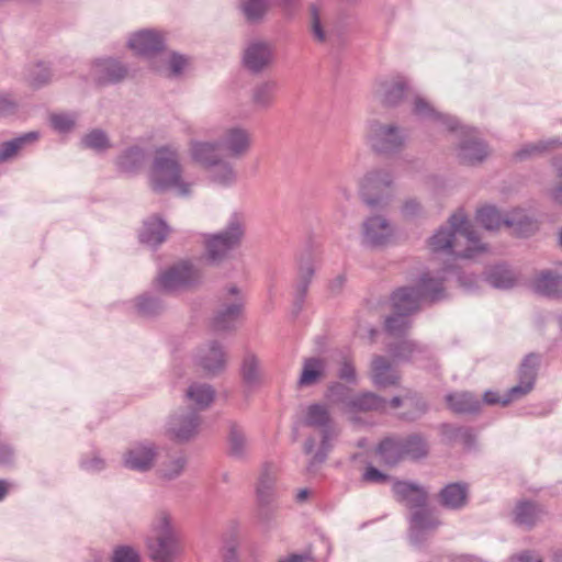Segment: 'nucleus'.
I'll list each match as a JSON object with an SVG mask.
<instances>
[{
	"label": "nucleus",
	"mask_w": 562,
	"mask_h": 562,
	"mask_svg": "<svg viewBox=\"0 0 562 562\" xmlns=\"http://www.w3.org/2000/svg\"><path fill=\"white\" fill-rule=\"evenodd\" d=\"M448 224L430 237L429 247L434 252L443 251L454 258L471 259L486 250L463 210L454 212Z\"/></svg>",
	"instance_id": "1"
},
{
	"label": "nucleus",
	"mask_w": 562,
	"mask_h": 562,
	"mask_svg": "<svg viewBox=\"0 0 562 562\" xmlns=\"http://www.w3.org/2000/svg\"><path fill=\"white\" fill-rule=\"evenodd\" d=\"M443 278L431 277L425 273L420 277L416 286H405L395 291L392 295L394 312L412 314L418 311L424 301H439L443 297Z\"/></svg>",
	"instance_id": "2"
},
{
	"label": "nucleus",
	"mask_w": 562,
	"mask_h": 562,
	"mask_svg": "<svg viewBox=\"0 0 562 562\" xmlns=\"http://www.w3.org/2000/svg\"><path fill=\"white\" fill-rule=\"evenodd\" d=\"M147 549L154 562H173L180 553V541L167 512H159L153 520Z\"/></svg>",
	"instance_id": "3"
},
{
	"label": "nucleus",
	"mask_w": 562,
	"mask_h": 562,
	"mask_svg": "<svg viewBox=\"0 0 562 562\" xmlns=\"http://www.w3.org/2000/svg\"><path fill=\"white\" fill-rule=\"evenodd\" d=\"M245 232V216L233 213L223 231L204 236L206 258L214 263L224 260L231 251L241 245Z\"/></svg>",
	"instance_id": "4"
},
{
	"label": "nucleus",
	"mask_w": 562,
	"mask_h": 562,
	"mask_svg": "<svg viewBox=\"0 0 562 562\" xmlns=\"http://www.w3.org/2000/svg\"><path fill=\"white\" fill-rule=\"evenodd\" d=\"M303 425L319 430L322 440L318 451L311 461L310 468L325 461L331 448L330 441L338 436L329 407L323 403H313L305 408Z\"/></svg>",
	"instance_id": "5"
},
{
	"label": "nucleus",
	"mask_w": 562,
	"mask_h": 562,
	"mask_svg": "<svg viewBox=\"0 0 562 562\" xmlns=\"http://www.w3.org/2000/svg\"><path fill=\"white\" fill-rule=\"evenodd\" d=\"M245 297L241 291L232 285L220 297V303L212 321L216 331H227L236 328L237 321L241 316Z\"/></svg>",
	"instance_id": "6"
},
{
	"label": "nucleus",
	"mask_w": 562,
	"mask_h": 562,
	"mask_svg": "<svg viewBox=\"0 0 562 562\" xmlns=\"http://www.w3.org/2000/svg\"><path fill=\"white\" fill-rule=\"evenodd\" d=\"M202 278L203 273L198 265L181 261L160 273L157 283L162 290L172 292L198 284Z\"/></svg>",
	"instance_id": "7"
},
{
	"label": "nucleus",
	"mask_w": 562,
	"mask_h": 562,
	"mask_svg": "<svg viewBox=\"0 0 562 562\" xmlns=\"http://www.w3.org/2000/svg\"><path fill=\"white\" fill-rule=\"evenodd\" d=\"M202 278L203 273L198 265L181 261L160 273L157 283L162 290L172 292L198 284Z\"/></svg>",
	"instance_id": "8"
},
{
	"label": "nucleus",
	"mask_w": 562,
	"mask_h": 562,
	"mask_svg": "<svg viewBox=\"0 0 562 562\" xmlns=\"http://www.w3.org/2000/svg\"><path fill=\"white\" fill-rule=\"evenodd\" d=\"M405 135L395 125L383 124L374 121L370 125L369 140L372 149L382 155H391L401 151L405 146Z\"/></svg>",
	"instance_id": "9"
},
{
	"label": "nucleus",
	"mask_w": 562,
	"mask_h": 562,
	"mask_svg": "<svg viewBox=\"0 0 562 562\" xmlns=\"http://www.w3.org/2000/svg\"><path fill=\"white\" fill-rule=\"evenodd\" d=\"M201 425V417L196 411L180 409L173 413L166 424V435L178 442H186L194 438Z\"/></svg>",
	"instance_id": "10"
},
{
	"label": "nucleus",
	"mask_w": 562,
	"mask_h": 562,
	"mask_svg": "<svg viewBox=\"0 0 562 562\" xmlns=\"http://www.w3.org/2000/svg\"><path fill=\"white\" fill-rule=\"evenodd\" d=\"M193 360L206 375L214 376L225 370L227 353L222 344L210 340L196 349Z\"/></svg>",
	"instance_id": "11"
},
{
	"label": "nucleus",
	"mask_w": 562,
	"mask_h": 562,
	"mask_svg": "<svg viewBox=\"0 0 562 562\" xmlns=\"http://www.w3.org/2000/svg\"><path fill=\"white\" fill-rule=\"evenodd\" d=\"M460 136L458 158L461 164L477 165L488 156L487 144L477 136L476 130L460 127Z\"/></svg>",
	"instance_id": "12"
},
{
	"label": "nucleus",
	"mask_w": 562,
	"mask_h": 562,
	"mask_svg": "<svg viewBox=\"0 0 562 562\" xmlns=\"http://www.w3.org/2000/svg\"><path fill=\"white\" fill-rule=\"evenodd\" d=\"M157 457L158 451L154 443L137 442L123 454V464L133 471L147 472L153 469Z\"/></svg>",
	"instance_id": "13"
},
{
	"label": "nucleus",
	"mask_w": 562,
	"mask_h": 562,
	"mask_svg": "<svg viewBox=\"0 0 562 562\" xmlns=\"http://www.w3.org/2000/svg\"><path fill=\"white\" fill-rule=\"evenodd\" d=\"M128 46L136 55L153 58L166 49L165 36L156 30H142L133 34Z\"/></svg>",
	"instance_id": "14"
},
{
	"label": "nucleus",
	"mask_w": 562,
	"mask_h": 562,
	"mask_svg": "<svg viewBox=\"0 0 562 562\" xmlns=\"http://www.w3.org/2000/svg\"><path fill=\"white\" fill-rule=\"evenodd\" d=\"M274 59L272 46L267 42H252L244 50V67L251 74H260L269 68Z\"/></svg>",
	"instance_id": "15"
},
{
	"label": "nucleus",
	"mask_w": 562,
	"mask_h": 562,
	"mask_svg": "<svg viewBox=\"0 0 562 562\" xmlns=\"http://www.w3.org/2000/svg\"><path fill=\"white\" fill-rule=\"evenodd\" d=\"M409 90L407 80L402 76L380 81L375 94L385 108L397 106Z\"/></svg>",
	"instance_id": "16"
},
{
	"label": "nucleus",
	"mask_w": 562,
	"mask_h": 562,
	"mask_svg": "<svg viewBox=\"0 0 562 562\" xmlns=\"http://www.w3.org/2000/svg\"><path fill=\"white\" fill-rule=\"evenodd\" d=\"M539 364L538 355L529 353L525 357L518 372L519 383L510 389L512 398H520L533 389Z\"/></svg>",
	"instance_id": "17"
},
{
	"label": "nucleus",
	"mask_w": 562,
	"mask_h": 562,
	"mask_svg": "<svg viewBox=\"0 0 562 562\" xmlns=\"http://www.w3.org/2000/svg\"><path fill=\"white\" fill-rule=\"evenodd\" d=\"M317 265L318 259L312 251H306L300 257L295 283V304L299 305V308H301Z\"/></svg>",
	"instance_id": "18"
},
{
	"label": "nucleus",
	"mask_w": 562,
	"mask_h": 562,
	"mask_svg": "<svg viewBox=\"0 0 562 562\" xmlns=\"http://www.w3.org/2000/svg\"><path fill=\"white\" fill-rule=\"evenodd\" d=\"M251 143L252 138L249 131L241 127H231L225 131L220 144L229 156L239 158L249 151Z\"/></svg>",
	"instance_id": "19"
},
{
	"label": "nucleus",
	"mask_w": 562,
	"mask_h": 562,
	"mask_svg": "<svg viewBox=\"0 0 562 562\" xmlns=\"http://www.w3.org/2000/svg\"><path fill=\"white\" fill-rule=\"evenodd\" d=\"M390 182L385 178H362L360 196L370 207L380 206L389 198Z\"/></svg>",
	"instance_id": "20"
},
{
	"label": "nucleus",
	"mask_w": 562,
	"mask_h": 562,
	"mask_svg": "<svg viewBox=\"0 0 562 562\" xmlns=\"http://www.w3.org/2000/svg\"><path fill=\"white\" fill-rule=\"evenodd\" d=\"M392 491L396 501L404 503L409 508L419 509L427 504V492L418 484L396 481L393 484Z\"/></svg>",
	"instance_id": "21"
},
{
	"label": "nucleus",
	"mask_w": 562,
	"mask_h": 562,
	"mask_svg": "<svg viewBox=\"0 0 562 562\" xmlns=\"http://www.w3.org/2000/svg\"><path fill=\"white\" fill-rule=\"evenodd\" d=\"M93 71L94 80L99 86L117 83L124 80L128 74L127 67L113 58L97 61Z\"/></svg>",
	"instance_id": "22"
},
{
	"label": "nucleus",
	"mask_w": 562,
	"mask_h": 562,
	"mask_svg": "<svg viewBox=\"0 0 562 562\" xmlns=\"http://www.w3.org/2000/svg\"><path fill=\"white\" fill-rule=\"evenodd\" d=\"M220 148V143L210 142H192L190 146L193 160L200 165L204 167L222 166L227 168L228 164L222 158Z\"/></svg>",
	"instance_id": "23"
},
{
	"label": "nucleus",
	"mask_w": 562,
	"mask_h": 562,
	"mask_svg": "<svg viewBox=\"0 0 562 562\" xmlns=\"http://www.w3.org/2000/svg\"><path fill=\"white\" fill-rule=\"evenodd\" d=\"M362 234L366 244L381 246L390 239L393 232L384 217L372 216L363 222Z\"/></svg>",
	"instance_id": "24"
},
{
	"label": "nucleus",
	"mask_w": 562,
	"mask_h": 562,
	"mask_svg": "<svg viewBox=\"0 0 562 562\" xmlns=\"http://www.w3.org/2000/svg\"><path fill=\"white\" fill-rule=\"evenodd\" d=\"M153 170L160 176H180L182 168L178 151L170 147L157 148Z\"/></svg>",
	"instance_id": "25"
},
{
	"label": "nucleus",
	"mask_w": 562,
	"mask_h": 562,
	"mask_svg": "<svg viewBox=\"0 0 562 562\" xmlns=\"http://www.w3.org/2000/svg\"><path fill=\"white\" fill-rule=\"evenodd\" d=\"M277 468L265 464L256 486L257 504H272L276 499Z\"/></svg>",
	"instance_id": "26"
},
{
	"label": "nucleus",
	"mask_w": 562,
	"mask_h": 562,
	"mask_svg": "<svg viewBox=\"0 0 562 562\" xmlns=\"http://www.w3.org/2000/svg\"><path fill=\"white\" fill-rule=\"evenodd\" d=\"M169 233L170 227L165 221L159 217H151L144 222L139 240L149 247L156 248L166 240Z\"/></svg>",
	"instance_id": "27"
},
{
	"label": "nucleus",
	"mask_w": 562,
	"mask_h": 562,
	"mask_svg": "<svg viewBox=\"0 0 562 562\" xmlns=\"http://www.w3.org/2000/svg\"><path fill=\"white\" fill-rule=\"evenodd\" d=\"M440 525L438 518L428 508L422 507L414 512L411 517V539L413 542H419L422 535L426 531H432Z\"/></svg>",
	"instance_id": "28"
},
{
	"label": "nucleus",
	"mask_w": 562,
	"mask_h": 562,
	"mask_svg": "<svg viewBox=\"0 0 562 562\" xmlns=\"http://www.w3.org/2000/svg\"><path fill=\"white\" fill-rule=\"evenodd\" d=\"M371 379L376 386L387 387L395 385L400 380V375L386 358L375 356L371 363Z\"/></svg>",
	"instance_id": "29"
},
{
	"label": "nucleus",
	"mask_w": 562,
	"mask_h": 562,
	"mask_svg": "<svg viewBox=\"0 0 562 562\" xmlns=\"http://www.w3.org/2000/svg\"><path fill=\"white\" fill-rule=\"evenodd\" d=\"M279 85L276 80L269 79L258 82L251 89V103L256 110L265 111L270 109L276 100Z\"/></svg>",
	"instance_id": "30"
},
{
	"label": "nucleus",
	"mask_w": 562,
	"mask_h": 562,
	"mask_svg": "<svg viewBox=\"0 0 562 562\" xmlns=\"http://www.w3.org/2000/svg\"><path fill=\"white\" fill-rule=\"evenodd\" d=\"M325 372L326 361L324 359L317 357L304 359L297 386L308 387L317 384L325 376Z\"/></svg>",
	"instance_id": "31"
},
{
	"label": "nucleus",
	"mask_w": 562,
	"mask_h": 562,
	"mask_svg": "<svg viewBox=\"0 0 562 562\" xmlns=\"http://www.w3.org/2000/svg\"><path fill=\"white\" fill-rule=\"evenodd\" d=\"M186 179L187 178H150L149 187L157 193L187 196L190 194L194 182L186 181Z\"/></svg>",
	"instance_id": "32"
},
{
	"label": "nucleus",
	"mask_w": 562,
	"mask_h": 562,
	"mask_svg": "<svg viewBox=\"0 0 562 562\" xmlns=\"http://www.w3.org/2000/svg\"><path fill=\"white\" fill-rule=\"evenodd\" d=\"M40 139V132L32 131L8 142L0 143V164L16 157L26 146L35 144Z\"/></svg>",
	"instance_id": "33"
},
{
	"label": "nucleus",
	"mask_w": 562,
	"mask_h": 562,
	"mask_svg": "<svg viewBox=\"0 0 562 562\" xmlns=\"http://www.w3.org/2000/svg\"><path fill=\"white\" fill-rule=\"evenodd\" d=\"M504 225L512 228L519 236H529L538 231L537 220L524 210H514L505 216Z\"/></svg>",
	"instance_id": "34"
},
{
	"label": "nucleus",
	"mask_w": 562,
	"mask_h": 562,
	"mask_svg": "<svg viewBox=\"0 0 562 562\" xmlns=\"http://www.w3.org/2000/svg\"><path fill=\"white\" fill-rule=\"evenodd\" d=\"M412 112L414 115L423 120L443 121L448 130L451 132H457L459 130L458 122L456 120L451 117H443V115L437 112L436 109L423 97H415Z\"/></svg>",
	"instance_id": "35"
},
{
	"label": "nucleus",
	"mask_w": 562,
	"mask_h": 562,
	"mask_svg": "<svg viewBox=\"0 0 562 562\" xmlns=\"http://www.w3.org/2000/svg\"><path fill=\"white\" fill-rule=\"evenodd\" d=\"M562 143L558 138L528 143L521 146V148L514 154V157L519 161L542 157L559 149Z\"/></svg>",
	"instance_id": "36"
},
{
	"label": "nucleus",
	"mask_w": 562,
	"mask_h": 562,
	"mask_svg": "<svg viewBox=\"0 0 562 562\" xmlns=\"http://www.w3.org/2000/svg\"><path fill=\"white\" fill-rule=\"evenodd\" d=\"M386 404L385 398L372 392H364L353 396L347 414L355 415L358 413L382 412L385 409Z\"/></svg>",
	"instance_id": "37"
},
{
	"label": "nucleus",
	"mask_w": 562,
	"mask_h": 562,
	"mask_svg": "<svg viewBox=\"0 0 562 562\" xmlns=\"http://www.w3.org/2000/svg\"><path fill=\"white\" fill-rule=\"evenodd\" d=\"M187 462V457L182 452L168 453L159 462L157 474L162 480H176L183 473Z\"/></svg>",
	"instance_id": "38"
},
{
	"label": "nucleus",
	"mask_w": 562,
	"mask_h": 562,
	"mask_svg": "<svg viewBox=\"0 0 562 562\" xmlns=\"http://www.w3.org/2000/svg\"><path fill=\"white\" fill-rule=\"evenodd\" d=\"M533 290L544 296H562V276L550 270L542 271L532 283Z\"/></svg>",
	"instance_id": "39"
},
{
	"label": "nucleus",
	"mask_w": 562,
	"mask_h": 562,
	"mask_svg": "<svg viewBox=\"0 0 562 562\" xmlns=\"http://www.w3.org/2000/svg\"><path fill=\"white\" fill-rule=\"evenodd\" d=\"M440 503L450 509H460L468 502V485L464 483H451L445 486L440 494Z\"/></svg>",
	"instance_id": "40"
},
{
	"label": "nucleus",
	"mask_w": 562,
	"mask_h": 562,
	"mask_svg": "<svg viewBox=\"0 0 562 562\" xmlns=\"http://www.w3.org/2000/svg\"><path fill=\"white\" fill-rule=\"evenodd\" d=\"M215 391L207 383L194 382L189 385L186 398L193 404L198 411L207 408L214 401Z\"/></svg>",
	"instance_id": "41"
},
{
	"label": "nucleus",
	"mask_w": 562,
	"mask_h": 562,
	"mask_svg": "<svg viewBox=\"0 0 562 562\" xmlns=\"http://www.w3.org/2000/svg\"><path fill=\"white\" fill-rule=\"evenodd\" d=\"M389 351L393 359L398 361H417L423 356L427 355L428 349L413 340H403L396 345H391Z\"/></svg>",
	"instance_id": "42"
},
{
	"label": "nucleus",
	"mask_w": 562,
	"mask_h": 562,
	"mask_svg": "<svg viewBox=\"0 0 562 562\" xmlns=\"http://www.w3.org/2000/svg\"><path fill=\"white\" fill-rule=\"evenodd\" d=\"M378 453L387 465H394L406 459L402 438H385L379 445Z\"/></svg>",
	"instance_id": "43"
},
{
	"label": "nucleus",
	"mask_w": 562,
	"mask_h": 562,
	"mask_svg": "<svg viewBox=\"0 0 562 562\" xmlns=\"http://www.w3.org/2000/svg\"><path fill=\"white\" fill-rule=\"evenodd\" d=\"M485 281L496 289H510L516 284V273L506 266H495L485 274Z\"/></svg>",
	"instance_id": "44"
},
{
	"label": "nucleus",
	"mask_w": 562,
	"mask_h": 562,
	"mask_svg": "<svg viewBox=\"0 0 562 562\" xmlns=\"http://www.w3.org/2000/svg\"><path fill=\"white\" fill-rule=\"evenodd\" d=\"M446 401L456 413H474L481 406L479 398L469 392L449 394L446 396Z\"/></svg>",
	"instance_id": "45"
},
{
	"label": "nucleus",
	"mask_w": 562,
	"mask_h": 562,
	"mask_svg": "<svg viewBox=\"0 0 562 562\" xmlns=\"http://www.w3.org/2000/svg\"><path fill=\"white\" fill-rule=\"evenodd\" d=\"M241 376L249 387H257L262 383L260 362L254 353H245L241 363Z\"/></svg>",
	"instance_id": "46"
},
{
	"label": "nucleus",
	"mask_w": 562,
	"mask_h": 562,
	"mask_svg": "<svg viewBox=\"0 0 562 562\" xmlns=\"http://www.w3.org/2000/svg\"><path fill=\"white\" fill-rule=\"evenodd\" d=\"M146 162V153L139 146H131L117 157V165L124 172L136 171Z\"/></svg>",
	"instance_id": "47"
},
{
	"label": "nucleus",
	"mask_w": 562,
	"mask_h": 562,
	"mask_svg": "<svg viewBox=\"0 0 562 562\" xmlns=\"http://www.w3.org/2000/svg\"><path fill=\"white\" fill-rule=\"evenodd\" d=\"M248 443L244 430L236 423H229L228 451L234 458H244L247 453Z\"/></svg>",
	"instance_id": "48"
},
{
	"label": "nucleus",
	"mask_w": 562,
	"mask_h": 562,
	"mask_svg": "<svg viewBox=\"0 0 562 562\" xmlns=\"http://www.w3.org/2000/svg\"><path fill=\"white\" fill-rule=\"evenodd\" d=\"M541 510L530 502H520L514 512L515 522L527 528L532 527L540 518Z\"/></svg>",
	"instance_id": "49"
},
{
	"label": "nucleus",
	"mask_w": 562,
	"mask_h": 562,
	"mask_svg": "<svg viewBox=\"0 0 562 562\" xmlns=\"http://www.w3.org/2000/svg\"><path fill=\"white\" fill-rule=\"evenodd\" d=\"M81 146L95 153H104L112 148V143L103 130L93 128L81 138Z\"/></svg>",
	"instance_id": "50"
},
{
	"label": "nucleus",
	"mask_w": 562,
	"mask_h": 562,
	"mask_svg": "<svg viewBox=\"0 0 562 562\" xmlns=\"http://www.w3.org/2000/svg\"><path fill=\"white\" fill-rule=\"evenodd\" d=\"M353 396L351 390L341 383L331 384L326 394L328 401L334 405H338L345 414L348 413L349 404L352 402Z\"/></svg>",
	"instance_id": "51"
},
{
	"label": "nucleus",
	"mask_w": 562,
	"mask_h": 562,
	"mask_svg": "<svg viewBox=\"0 0 562 562\" xmlns=\"http://www.w3.org/2000/svg\"><path fill=\"white\" fill-rule=\"evenodd\" d=\"M505 216L493 205H485L477 210L476 221L488 231L498 229L504 225Z\"/></svg>",
	"instance_id": "52"
},
{
	"label": "nucleus",
	"mask_w": 562,
	"mask_h": 562,
	"mask_svg": "<svg viewBox=\"0 0 562 562\" xmlns=\"http://www.w3.org/2000/svg\"><path fill=\"white\" fill-rule=\"evenodd\" d=\"M268 8V0H243L240 3V10L249 23L260 22Z\"/></svg>",
	"instance_id": "53"
},
{
	"label": "nucleus",
	"mask_w": 562,
	"mask_h": 562,
	"mask_svg": "<svg viewBox=\"0 0 562 562\" xmlns=\"http://www.w3.org/2000/svg\"><path fill=\"white\" fill-rule=\"evenodd\" d=\"M405 456L408 459L417 460L424 458L428 453V446L423 437L419 435H411L407 438H402Z\"/></svg>",
	"instance_id": "54"
},
{
	"label": "nucleus",
	"mask_w": 562,
	"mask_h": 562,
	"mask_svg": "<svg viewBox=\"0 0 562 562\" xmlns=\"http://www.w3.org/2000/svg\"><path fill=\"white\" fill-rule=\"evenodd\" d=\"M409 314L394 312V314L386 318L385 329L392 336H402L411 327Z\"/></svg>",
	"instance_id": "55"
},
{
	"label": "nucleus",
	"mask_w": 562,
	"mask_h": 562,
	"mask_svg": "<svg viewBox=\"0 0 562 562\" xmlns=\"http://www.w3.org/2000/svg\"><path fill=\"white\" fill-rule=\"evenodd\" d=\"M52 69L45 61H37L30 70V82L34 88H40L50 82Z\"/></svg>",
	"instance_id": "56"
},
{
	"label": "nucleus",
	"mask_w": 562,
	"mask_h": 562,
	"mask_svg": "<svg viewBox=\"0 0 562 562\" xmlns=\"http://www.w3.org/2000/svg\"><path fill=\"white\" fill-rule=\"evenodd\" d=\"M49 122L53 128L60 133H68L75 126V120L65 113L52 114L49 116Z\"/></svg>",
	"instance_id": "57"
},
{
	"label": "nucleus",
	"mask_w": 562,
	"mask_h": 562,
	"mask_svg": "<svg viewBox=\"0 0 562 562\" xmlns=\"http://www.w3.org/2000/svg\"><path fill=\"white\" fill-rule=\"evenodd\" d=\"M137 310L144 316H151L161 310V304L158 300L144 295L137 301Z\"/></svg>",
	"instance_id": "58"
},
{
	"label": "nucleus",
	"mask_w": 562,
	"mask_h": 562,
	"mask_svg": "<svg viewBox=\"0 0 562 562\" xmlns=\"http://www.w3.org/2000/svg\"><path fill=\"white\" fill-rule=\"evenodd\" d=\"M112 562H139L138 552L128 546L117 547L112 554Z\"/></svg>",
	"instance_id": "59"
},
{
	"label": "nucleus",
	"mask_w": 562,
	"mask_h": 562,
	"mask_svg": "<svg viewBox=\"0 0 562 562\" xmlns=\"http://www.w3.org/2000/svg\"><path fill=\"white\" fill-rule=\"evenodd\" d=\"M190 59L189 57L181 55L179 53L173 52L170 56L169 66L171 74L173 76H179L182 74L183 69L189 66Z\"/></svg>",
	"instance_id": "60"
},
{
	"label": "nucleus",
	"mask_w": 562,
	"mask_h": 562,
	"mask_svg": "<svg viewBox=\"0 0 562 562\" xmlns=\"http://www.w3.org/2000/svg\"><path fill=\"white\" fill-rule=\"evenodd\" d=\"M311 15H312V34L314 38L321 43L325 42L326 40V33L322 26L321 18L318 14V11L315 7L311 8Z\"/></svg>",
	"instance_id": "61"
},
{
	"label": "nucleus",
	"mask_w": 562,
	"mask_h": 562,
	"mask_svg": "<svg viewBox=\"0 0 562 562\" xmlns=\"http://www.w3.org/2000/svg\"><path fill=\"white\" fill-rule=\"evenodd\" d=\"M483 398L486 404H490V405L502 404L503 406H506L510 402L516 400V398H512L510 389L507 391V393L504 396H499L496 392H493V391H486L484 393Z\"/></svg>",
	"instance_id": "62"
},
{
	"label": "nucleus",
	"mask_w": 562,
	"mask_h": 562,
	"mask_svg": "<svg viewBox=\"0 0 562 562\" xmlns=\"http://www.w3.org/2000/svg\"><path fill=\"white\" fill-rule=\"evenodd\" d=\"M404 401H409L412 404H416V406L418 407V409L420 412H424L425 411V405L424 403H422L415 394H413L411 391H407L403 396H394L390 404L393 408H398Z\"/></svg>",
	"instance_id": "63"
},
{
	"label": "nucleus",
	"mask_w": 562,
	"mask_h": 562,
	"mask_svg": "<svg viewBox=\"0 0 562 562\" xmlns=\"http://www.w3.org/2000/svg\"><path fill=\"white\" fill-rule=\"evenodd\" d=\"M362 480L369 483H384L389 480V476L376 468L370 465L366 469Z\"/></svg>",
	"instance_id": "64"
}]
</instances>
